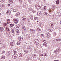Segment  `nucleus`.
Listing matches in <instances>:
<instances>
[{
	"mask_svg": "<svg viewBox=\"0 0 61 61\" xmlns=\"http://www.w3.org/2000/svg\"><path fill=\"white\" fill-rule=\"evenodd\" d=\"M34 44L36 45H38L39 43V41L37 39H36L34 41Z\"/></svg>",
	"mask_w": 61,
	"mask_h": 61,
	"instance_id": "obj_1",
	"label": "nucleus"
},
{
	"mask_svg": "<svg viewBox=\"0 0 61 61\" xmlns=\"http://www.w3.org/2000/svg\"><path fill=\"white\" fill-rule=\"evenodd\" d=\"M35 7L37 9H39L41 8V7L38 5H36L35 6Z\"/></svg>",
	"mask_w": 61,
	"mask_h": 61,
	"instance_id": "obj_2",
	"label": "nucleus"
},
{
	"mask_svg": "<svg viewBox=\"0 0 61 61\" xmlns=\"http://www.w3.org/2000/svg\"><path fill=\"white\" fill-rule=\"evenodd\" d=\"M13 21L15 24H17L18 23V20L16 19H14L13 20Z\"/></svg>",
	"mask_w": 61,
	"mask_h": 61,
	"instance_id": "obj_3",
	"label": "nucleus"
},
{
	"mask_svg": "<svg viewBox=\"0 0 61 61\" xmlns=\"http://www.w3.org/2000/svg\"><path fill=\"white\" fill-rule=\"evenodd\" d=\"M7 13L8 15H10L11 14V11L10 10H8L7 12Z\"/></svg>",
	"mask_w": 61,
	"mask_h": 61,
	"instance_id": "obj_4",
	"label": "nucleus"
},
{
	"mask_svg": "<svg viewBox=\"0 0 61 61\" xmlns=\"http://www.w3.org/2000/svg\"><path fill=\"white\" fill-rule=\"evenodd\" d=\"M46 36L47 37L49 38V37H50V35L49 33H47L46 34Z\"/></svg>",
	"mask_w": 61,
	"mask_h": 61,
	"instance_id": "obj_5",
	"label": "nucleus"
},
{
	"mask_svg": "<svg viewBox=\"0 0 61 61\" xmlns=\"http://www.w3.org/2000/svg\"><path fill=\"white\" fill-rule=\"evenodd\" d=\"M12 57L13 58H14V59H16L17 58L16 55L15 54L13 55L12 56Z\"/></svg>",
	"mask_w": 61,
	"mask_h": 61,
	"instance_id": "obj_6",
	"label": "nucleus"
},
{
	"mask_svg": "<svg viewBox=\"0 0 61 61\" xmlns=\"http://www.w3.org/2000/svg\"><path fill=\"white\" fill-rule=\"evenodd\" d=\"M18 39L20 41H21V40H22L23 39V37H19L18 38Z\"/></svg>",
	"mask_w": 61,
	"mask_h": 61,
	"instance_id": "obj_7",
	"label": "nucleus"
},
{
	"mask_svg": "<svg viewBox=\"0 0 61 61\" xmlns=\"http://www.w3.org/2000/svg\"><path fill=\"white\" fill-rule=\"evenodd\" d=\"M35 30L34 29H31L30 31V32H32V33H34L35 32Z\"/></svg>",
	"mask_w": 61,
	"mask_h": 61,
	"instance_id": "obj_8",
	"label": "nucleus"
},
{
	"mask_svg": "<svg viewBox=\"0 0 61 61\" xmlns=\"http://www.w3.org/2000/svg\"><path fill=\"white\" fill-rule=\"evenodd\" d=\"M53 25H54L53 23H51L50 24V27L51 28H53Z\"/></svg>",
	"mask_w": 61,
	"mask_h": 61,
	"instance_id": "obj_9",
	"label": "nucleus"
},
{
	"mask_svg": "<svg viewBox=\"0 0 61 61\" xmlns=\"http://www.w3.org/2000/svg\"><path fill=\"white\" fill-rule=\"evenodd\" d=\"M22 20L23 21H25L26 20V18L25 17H23L22 18Z\"/></svg>",
	"mask_w": 61,
	"mask_h": 61,
	"instance_id": "obj_10",
	"label": "nucleus"
},
{
	"mask_svg": "<svg viewBox=\"0 0 61 61\" xmlns=\"http://www.w3.org/2000/svg\"><path fill=\"white\" fill-rule=\"evenodd\" d=\"M4 30V28L2 27H1L0 28V31L2 32Z\"/></svg>",
	"mask_w": 61,
	"mask_h": 61,
	"instance_id": "obj_11",
	"label": "nucleus"
},
{
	"mask_svg": "<svg viewBox=\"0 0 61 61\" xmlns=\"http://www.w3.org/2000/svg\"><path fill=\"white\" fill-rule=\"evenodd\" d=\"M43 45L45 46L46 47V46H47V43H46V42H44L43 43Z\"/></svg>",
	"mask_w": 61,
	"mask_h": 61,
	"instance_id": "obj_12",
	"label": "nucleus"
},
{
	"mask_svg": "<svg viewBox=\"0 0 61 61\" xmlns=\"http://www.w3.org/2000/svg\"><path fill=\"white\" fill-rule=\"evenodd\" d=\"M22 29L24 31H25V30H26V29H25V26H22Z\"/></svg>",
	"mask_w": 61,
	"mask_h": 61,
	"instance_id": "obj_13",
	"label": "nucleus"
},
{
	"mask_svg": "<svg viewBox=\"0 0 61 61\" xmlns=\"http://www.w3.org/2000/svg\"><path fill=\"white\" fill-rule=\"evenodd\" d=\"M21 44V42L20 41H18L17 43V44L18 45H19Z\"/></svg>",
	"mask_w": 61,
	"mask_h": 61,
	"instance_id": "obj_14",
	"label": "nucleus"
},
{
	"mask_svg": "<svg viewBox=\"0 0 61 61\" xmlns=\"http://www.w3.org/2000/svg\"><path fill=\"white\" fill-rule=\"evenodd\" d=\"M56 41L57 42H59L61 41V39L59 38L57 39H56Z\"/></svg>",
	"mask_w": 61,
	"mask_h": 61,
	"instance_id": "obj_15",
	"label": "nucleus"
},
{
	"mask_svg": "<svg viewBox=\"0 0 61 61\" xmlns=\"http://www.w3.org/2000/svg\"><path fill=\"white\" fill-rule=\"evenodd\" d=\"M27 48L28 49H30V50H32V48L28 46L27 47Z\"/></svg>",
	"mask_w": 61,
	"mask_h": 61,
	"instance_id": "obj_16",
	"label": "nucleus"
},
{
	"mask_svg": "<svg viewBox=\"0 0 61 61\" xmlns=\"http://www.w3.org/2000/svg\"><path fill=\"white\" fill-rule=\"evenodd\" d=\"M10 46H13V43L12 42H11L10 43Z\"/></svg>",
	"mask_w": 61,
	"mask_h": 61,
	"instance_id": "obj_17",
	"label": "nucleus"
},
{
	"mask_svg": "<svg viewBox=\"0 0 61 61\" xmlns=\"http://www.w3.org/2000/svg\"><path fill=\"white\" fill-rule=\"evenodd\" d=\"M20 15V13H17L16 14L15 16H18V15Z\"/></svg>",
	"mask_w": 61,
	"mask_h": 61,
	"instance_id": "obj_18",
	"label": "nucleus"
},
{
	"mask_svg": "<svg viewBox=\"0 0 61 61\" xmlns=\"http://www.w3.org/2000/svg\"><path fill=\"white\" fill-rule=\"evenodd\" d=\"M11 31L12 32V35H14V34H15V33H14V29L12 30H11Z\"/></svg>",
	"mask_w": 61,
	"mask_h": 61,
	"instance_id": "obj_19",
	"label": "nucleus"
},
{
	"mask_svg": "<svg viewBox=\"0 0 61 61\" xmlns=\"http://www.w3.org/2000/svg\"><path fill=\"white\" fill-rule=\"evenodd\" d=\"M46 6H45L43 8V10L44 11L46 10Z\"/></svg>",
	"mask_w": 61,
	"mask_h": 61,
	"instance_id": "obj_20",
	"label": "nucleus"
},
{
	"mask_svg": "<svg viewBox=\"0 0 61 61\" xmlns=\"http://www.w3.org/2000/svg\"><path fill=\"white\" fill-rule=\"evenodd\" d=\"M57 52H58V50L57 49L54 51V53L55 54H57Z\"/></svg>",
	"mask_w": 61,
	"mask_h": 61,
	"instance_id": "obj_21",
	"label": "nucleus"
},
{
	"mask_svg": "<svg viewBox=\"0 0 61 61\" xmlns=\"http://www.w3.org/2000/svg\"><path fill=\"white\" fill-rule=\"evenodd\" d=\"M7 24H9L10 22V20L8 19L7 20Z\"/></svg>",
	"mask_w": 61,
	"mask_h": 61,
	"instance_id": "obj_22",
	"label": "nucleus"
},
{
	"mask_svg": "<svg viewBox=\"0 0 61 61\" xmlns=\"http://www.w3.org/2000/svg\"><path fill=\"white\" fill-rule=\"evenodd\" d=\"M40 13H41L40 11H38L37 13V15H40L41 14Z\"/></svg>",
	"mask_w": 61,
	"mask_h": 61,
	"instance_id": "obj_23",
	"label": "nucleus"
},
{
	"mask_svg": "<svg viewBox=\"0 0 61 61\" xmlns=\"http://www.w3.org/2000/svg\"><path fill=\"white\" fill-rule=\"evenodd\" d=\"M22 54L21 53L19 54V56L20 57H22Z\"/></svg>",
	"mask_w": 61,
	"mask_h": 61,
	"instance_id": "obj_24",
	"label": "nucleus"
},
{
	"mask_svg": "<svg viewBox=\"0 0 61 61\" xmlns=\"http://www.w3.org/2000/svg\"><path fill=\"white\" fill-rule=\"evenodd\" d=\"M10 3V4H12L13 3V0H9V1Z\"/></svg>",
	"mask_w": 61,
	"mask_h": 61,
	"instance_id": "obj_25",
	"label": "nucleus"
},
{
	"mask_svg": "<svg viewBox=\"0 0 61 61\" xmlns=\"http://www.w3.org/2000/svg\"><path fill=\"white\" fill-rule=\"evenodd\" d=\"M19 33V30L17 29L16 30V33L17 34H18Z\"/></svg>",
	"mask_w": 61,
	"mask_h": 61,
	"instance_id": "obj_26",
	"label": "nucleus"
},
{
	"mask_svg": "<svg viewBox=\"0 0 61 61\" xmlns=\"http://www.w3.org/2000/svg\"><path fill=\"white\" fill-rule=\"evenodd\" d=\"M5 56H2L1 57V58L2 59H5Z\"/></svg>",
	"mask_w": 61,
	"mask_h": 61,
	"instance_id": "obj_27",
	"label": "nucleus"
},
{
	"mask_svg": "<svg viewBox=\"0 0 61 61\" xmlns=\"http://www.w3.org/2000/svg\"><path fill=\"white\" fill-rule=\"evenodd\" d=\"M20 27V25H19L18 24L16 25V27H17V28H18Z\"/></svg>",
	"mask_w": 61,
	"mask_h": 61,
	"instance_id": "obj_28",
	"label": "nucleus"
},
{
	"mask_svg": "<svg viewBox=\"0 0 61 61\" xmlns=\"http://www.w3.org/2000/svg\"><path fill=\"white\" fill-rule=\"evenodd\" d=\"M37 31H38V32H39L41 31V30H40V29L39 28H37Z\"/></svg>",
	"mask_w": 61,
	"mask_h": 61,
	"instance_id": "obj_29",
	"label": "nucleus"
},
{
	"mask_svg": "<svg viewBox=\"0 0 61 61\" xmlns=\"http://www.w3.org/2000/svg\"><path fill=\"white\" fill-rule=\"evenodd\" d=\"M34 20H36L38 19V17H35L34 18Z\"/></svg>",
	"mask_w": 61,
	"mask_h": 61,
	"instance_id": "obj_30",
	"label": "nucleus"
},
{
	"mask_svg": "<svg viewBox=\"0 0 61 61\" xmlns=\"http://www.w3.org/2000/svg\"><path fill=\"white\" fill-rule=\"evenodd\" d=\"M36 56L35 54H34L33 55V57L34 58H35L36 57Z\"/></svg>",
	"mask_w": 61,
	"mask_h": 61,
	"instance_id": "obj_31",
	"label": "nucleus"
},
{
	"mask_svg": "<svg viewBox=\"0 0 61 61\" xmlns=\"http://www.w3.org/2000/svg\"><path fill=\"white\" fill-rule=\"evenodd\" d=\"M59 0H58L57 1H56V4H59Z\"/></svg>",
	"mask_w": 61,
	"mask_h": 61,
	"instance_id": "obj_32",
	"label": "nucleus"
},
{
	"mask_svg": "<svg viewBox=\"0 0 61 61\" xmlns=\"http://www.w3.org/2000/svg\"><path fill=\"white\" fill-rule=\"evenodd\" d=\"M13 52L14 54H16L17 53V52L13 50Z\"/></svg>",
	"mask_w": 61,
	"mask_h": 61,
	"instance_id": "obj_33",
	"label": "nucleus"
},
{
	"mask_svg": "<svg viewBox=\"0 0 61 61\" xmlns=\"http://www.w3.org/2000/svg\"><path fill=\"white\" fill-rule=\"evenodd\" d=\"M27 59L28 60H30V59H31V58L29 57H27Z\"/></svg>",
	"mask_w": 61,
	"mask_h": 61,
	"instance_id": "obj_34",
	"label": "nucleus"
},
{
	"mask_svg": "<svg viewBox=\"0 0 61 61\" xmlns=\"http://www.w3.org/2000/svg\"><path fill=\"white\" fill-rule=\"evenodd\" d=\"M13 10H12V11L13 12H16V11H17V10L16 9H13Z\"/></svg>",
	"mask_w": 61,
	"mask_h": 61,
	"instance_id": "obj_35",
	"label": "nucleus"
},
{
	"mask_svg": "<svg viewBox=\"0 0 61 61\" xmlns=\"http://www.w3.org/2000/svg\"><path fill=\"white\" fill-rule=\"evenodd\" d=\"M0 6L1 7H3V6H4V5L3 4H1L0 5Z\"/></svg>",
	"mask_w": 61,
	"mask_h": 61,
	"instance_id": "obj_36",
	"label": "nucleus"
},
{
	"mask_svg": "<svg viewBox=\"0 0 61 61\" xmlns=\"http://www.w3.org/2000/svg\"><path fill=\"white\" fill-rule=\"evenodd\" d=\"M24 52L25 53H28V50H25Z\"/></svg>",
	"mask_w": 61,
	"mask_h": 61,
	"instance_id": "obj_37",
	"label": "nucleus"
},
{
	"mask_svg": "<svg viewBox=\"0 0 61 61\" xmlns=\"http://www.w3.org/2000/svg\"><path fill=\"white\" fill-rule=\"evenodd\" d=\"M3 46L4 48H5L6 47V45L4 44L3 45Z\"/></svg>",
	"mask_w": 61,
	"mask_h": 61,
	"instance_id": "obj_38",
	"label": "nucleus"
},
{
	"mask_svg": "<svg viewBox=\"0 0 61 61\" xmlns=\"http://www.w3.org/2000/svg\"><path fill=\"white\" fill-rule=\"evenodd\" d=\"M44 14L45 15H47V13L46 12H45L44 13Z\"/></svg>",
	"mask_w": 61,
	"mask_h": 61,
	"instance_id": "obj_39",
	"label": "nucleus"
},
{
	"mask_svg": "<svg viewBox=\"0 0 61 61\" xmlns=\"http://www.w3.org/2000/svg\"><path fill=\"white\" fill-rule=\"evenodd\" d=\"M44 35L43 34H41V37H44Z\"/></svg>",
	"mask_w": 61,
	"mask_h": 61,
	"instance_id": "obj_40",
	"label": "nucleus"
},
{
	"mask_svg": "<svg viewBox=\"0 0 61 61\" xmlns=\"http://www.w3.org/2000/svg\"><path fill=\"white\" fill-rule=\"evenodd\" d=\"M5 0H0V2H3L5 1Z\"/></svg>",
	"mask_w": 61,
	"mask_h": 61,
	"instance_id": "obj_41",
	"label": "nucleus"
},
{
	"mask_svg": "<svg viewBox=\"0 0 61 61\" xmlns=\"http://www.w3.org/2000/svg\"><path fill=\"white\" fill-rule=\"evenodd\" d=\"M10 25V26H11L12 27L13 26H14V24H11Z\"/></svg>",
	"mask_w": 61,
	"mask_h": 61,
	"instance_id": "obj_42",
	"label": "nucleus"
},
{
	"mask_svg": "<svg viewBox=\"0 0 61 61\" xmlns=\"http://www.w3.org/2000/svg\"><path fill=\"white\" fill-rule=\"evenodd\" d=\"M19 1L20 3H22V0H19Z\"/></svg>",
	"mask_w": 61,
	"mask_h": 61,
	"instance_id": "obj_43",
	"label": "nucleus"
},
{
	"mask_svg": "<svg viewBox=\"0 0 61 61\" xmlns=\"http://www.w3.org/2000/svg\"><path fill=\"white\" fill-rule=\"evenodd\" d=\"M49 31L50 32H52L53 31V30H49Z\"/></svg>",
	"mask_w": 61,
	"mask_h": 61,
	"instance_id": "obj_44",
	"label": "nucleus"
},
{
	"mask_svg": "<svg viewBox=\"0 0 61 61\" xmlns=\"http://www.w3.org/2000/svg\"><path fill=\"white\" fill-rule=\"evenodd\" d=\"M2 54H5V51H2Z\"/></svg>",
	"mask_w": 61,
	"mask_h": 61,
	"instance_id": "obj_45",
	"label": "nucleus"
},
{
	"mask_svg": "<svg viewBox=\"0 0 61 61\" xmlns=\"http://www.w3.org/2000/svg\"><path fill=\"white\" fill-rule=\"evenodd\" d=\"M30 18L32 20H33V18L32 16H31Z\"/></svg>",
	"mask_w": 61,
	"mask_h": 61,
	"instance_id": "obj_46",
	"label": "nucleus"
},
{
	"mask_svg": "<svg viewBox=\"0 0 61 61\" xmlns=\"http://www.w3.org/2000/svg\"><path fill=\"white\" fill-rule=\"evenodd\" d=\"M10 5H10V4H8V6H10Z\"/></svg>",
	"mask_w": 61,
	"mask_h": 61,
	"instance_id": "obj_47",
	"label": "nucleus"
},
{
	"mask_svg": "<svg viewBox=\"0 0 61 61\" xmlns=\"http://www.w3.org/2000/svg\"><path fill=\"white\" fill-rule=\"evenodd\" d=\"M53 34H55V35H56V33H55V32H54L53 33Z\"/></svg>",
	"mask_w": 61,
	"mask_h": 61,
	"instance_id": "obj_48",
	"label": "nucleus"
},
{
	"mask_svg": "<svg viewBox=\"0 0 61 61\" xmlns=\"http://www.w3.org/2000/svg\"><path fill=\"white\" fill-rule=\"evenodd\" d=\"M53 8H55L56 7V6H55V5H53Z\"/></svg>",
	"mask_w": 61,
	"mask_h": 61,
	"instance_id": "obj_49",
	"label": "nucleus"
},
{
	"mask_svg": "<svg viewBox=\"0 0 61 61\" xmlns=\"http://www.w3.org/2000/svg\"><path fill=\"white\" fill-rule=\"evenodd\" d=\"M41 56H43V54H41Z\"/></svg>",
	"mask_w": 61,
	"mask_h": 61,
	"instance_id": "obj_50",
	"label": "nucleus"
},
{
	"mask_svg": "<svg viewBox=\"0 0 61 61\" xmlns=\"http://www.w3.org/2000/svg\"><path fill=\"white\" fill-rule=\"evenodd\" d=\"M41 24H42V23H39V24L40 25V26L41 25Z\"/></svg>",
	"mask_w": 61,
	"mask_h": 61,
	"instance_id": "obj_51",
	"label": "nucleus"
},
{
	"mask_svg": "<svg viewBox=\"0 0 61 61\" xmlns=\"http://www.w3.org/2000/svg\"><path fill=\"white\" fill-rule=\"evenodd\" d=\"M32 12H33V13H36V11H33Z\"/></svg>",
	"mask_w": 61,
	"mask_h": 61,
	"instance_id": "obj_52",
	"label": "nucleus"
},
{
	"mask_svg": "<svg viewBox=\"0 0 61 61\" xmlns=\"http://www.w3.org/2000/svg\"><path fill=\"white\" fill-rule=\"evenodd\" d=\"M0 44H3V42L2 41H0Z\"/></svg>",
	"mask_w": 61,
	"mask_h": 61,
	"instance_id": "obj_53",
	"label": "nucleus"
},
{
	"mask_svg": "<svg viewBox=\"0 0 61 61\" xmlns=\"http://www.w3.org/2000/svg\"><path fill=\"white\" fill-rule=\"evenodd\" d=\"M7 28H6V29H7ZM8 29L9 30H8V31H10V30H9V29L8 28Z\"/></svg>",
	"mask_w": 61,
	"mask_h": 61,
	"instance_id": "obj_54",
	"label": "nucleus"
},
{
	"mask_svg": "<svg viewBox=\"0 0 61 61\" xmlns=\"http://www.w3.org/2000/svg\"><path fill=\"white\" fill-rule=\"evenodd\" d=\"M29 2H31V0H29Z\"/></svg>",
	"mask_w": 61,
	"mask_h": 61,
	"instance_id": "obj_55",
	"label": "nucleus"
},
{
	"mask_svg": "<svg viewBox=\"0 0 61 61\" xmlns=\"http://www.w3.org/2000/svg\"><path fill=\"white\" fill-rule=\"evenodd\" d=\"M54 61H59L57 60H55Z\"/></svg>",
	"mask_w": 61,
	"mask_h": 61,
	"instance_id": "obj_56",
	"label": "nucleus"
},
{
	"mask_svg": "<svg viewBox=\"0 0 61 61\" xmlns=\"http://www.w3.org/2000/svg\"><path fill=\"white\" fill-rule=\"evenodd\" d=\"M46 41L45 40H44L43 41V42H44V41Z\"/></svg>",
	"mask_w": 61,
	"mask_h": 61,
	"instance_id": "obj_57",
	"label": "nucleus"
},
{
	"mask_svg": "<svg viewBox=\"0 0 61 61\" xmlns=\"http://www.w3.org/2000/svg\"><path fill=\"white\" fill-rule=\"evenodd\" d=\"M24 6H25V7H25V5H24Z\"/></svg>",
	"mask_w": 61,
	"mask_h": 61,
	"instance_id": "obj_58",
	"label": "nucleus"
},
{
	"mask_svg": "<svg viewBox=\"0 0 61 61\" xmlns=\"http://www.w3.org/2000/svg\"><path fill=\"white\" fill-rule=\"evenodd\" d=\"M4 25H6V24H5Z\"/></svg>",
	"mask_w": 61,
	"mask_h": 61,
	"instance_id": "obj_59",
	"label": "nucleus"
},
{
	"mask_svg": "<svg viewBox=\"0 0 61 61\" xmlns=\"http://www.w3.org/2000/svg\"><path fill=\"white\" fill-rule=\"evenodd\" d=\"M61 15V14H60V15H59V16H60V15Z\"/></svg>",
	"mask_w": 61,
	"mask_h": 61,
	"instance_id": "obj_60",
	"label": "nucleus"
},
{
	"mask_svg": "<svg viewBox=\"0 0 61 61\" xmlns=\"http://www.w3.org/2000/svg\"><path fill=\"white\" fill-rule=\"evenodd\" d=\"M60 24H61V21H60Z\"/></svg>",
	"mask_w": 61,
	"mask_h": 61,
	"instance_id": "obj_61",
	"label": "nucleus"
},
{
	"mask_svg": "<svg viewBox=\"0 0 61 61\" xmlns=\"http://www.w3.org/2000/svg\"><path fill=\"white\" fill-rule=\"evenodd\" d=\"M44 56H46V54H45Z\"/></svg>",
	"mask_w": 61,
	"mask_h": 61,
	"instance_id": "obj_62",
	"label": "nucleus"
},
{
	"mask_svg": "<svg viewBox=\"0 0 61 61\" xmlns=\"http://www.w3.org/2000/svg\"><path fill=\"white\" fill-rule=\"evenodd\" d=\"M37 23L38 22V21H37Z\"/></svg>",
	"mask_w": 61,
	"mask_h": 61,
	"instance_id": "obj_63",
	"label": "nucleus"
},
{
	"mask_svg": "<svg viewBox=\"0 0 61 61\" xmlns=\"http://www.w3.org/2000/svg\"><path fill=\"white\" fill-rule=\"evenodd\" d=\"M49 12H51V10H50V11H49Z\"/></svg>",
	"mask_w": 61,
	"mask_h": 61,
	"instance_id": "obj_64",
	"label": "nucleus"
}]
</instances>
